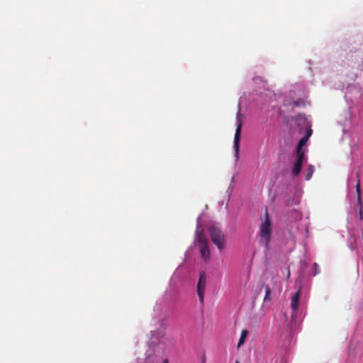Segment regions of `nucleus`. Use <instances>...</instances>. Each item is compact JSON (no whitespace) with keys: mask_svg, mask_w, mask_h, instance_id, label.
<instances>
[{"mask_svg":"<svg viewBox=\"0 0 363 363\" xmlns=\"http://www.w3.org/2000/svg\"><path fill=\"white\" fill-rule=\"evenodd\" d=\"M248 333H249V332L247 329H244L242 330L241 335H240V340H239V342L238 344V348L240 347H241V345H242L245 343V339H246L247 336L248 335Z\"/></svg>","mask_w":363,"mask_h":363,"instance_id":"9","label":"nucleus"},{"mask_svg":"<svg viewBox=\"0 0 363 363\" xmlns=\"http://www.w3.org/2000/svg\"><path fill=\"white\" fill-rule=\"evenodd\" d=\"M263 287L265 289V296L264 298V301H271V297H270L271 289H270L269 286L268 285H264V286H263Z\"/></svg>","mask_w":363,"mask_h":363,"instance_id":"14","label":"nucleus"},{"mask_svg":"<svg viewBox=\"0 0 363 363\" xmlns=\"http://www.w3.org/2000/svg\"><path fill=\"white\" fill-rule=\"evenodd\" d=\"M272 223L269 218L267 211H265L264 218L259 228V242L269 249V242L272 238Z\"/></svg>","mask_w":363,"mask_h":363,"instance_id":"1","label":"nucleus"},{"mask_svg":"<svg viewBox=\"0 0 363 363\" xmlns=\"http://www.w3.org/2000/svg\"><path fill=\"white\" fill-rule=\"evenodd\" d=\"M348 245L352 250H355L357 247L356 238L351 235L349 238Z\"/></svg>","mask_w":363,"mask_h":363,"instance_id":"12","label":"nucleus"},{"mask_svg":"<svg viewBox=\"0 0 363 363\" xmlns=\"http://www.w3.org/2000/svg\"><path fill=\"white\" fill-rule=\"evenodd\" d=\"M290 277V271L289 269L288 270V273H287V278H289Z\"/></svg>","mask_w":363,"mask_h":363,"instance_id":"19","label":"nucleus"},{"mask_svg":"<svg viewBox=\"0 0 363 363\" xmlns=\"http://www.w3.org/2000/svg\"><path fill=\"white\" fill-rule=\"evenodd\" d=\"M209 234L212 242L221 250L225 247V237L222 230L216 226L209 228Z\"/></svg>","mask_w":363,"mask_h":363,"instance_id":"2","label":"nucleus"},{"mask_svg":"<svg viewBox=\"0 0 363 363\" xmlns=\"http://www.w3.org/2000/svg\"><path fill=\"white\" fill-rule=\"evenodd\" d=\"M312 135V130L311 129H308L306 133V135L304 136L305 138H307V139H309V138L311 137V135Z\"/></svg>","mask_w":363,"mask_h":363,"instance_id":"17","label":"nucleus"},{"mask_svg":"<svg viewBox=\"0 0 363 363\" xmlns=\"http://www.w3.org/2000/svg\"><path fill=\"white\" fill-rule=\"evenodd\" d=\"M313 269H314L313 275L315 276L320 272V270L318 269V265L317 263L315 262V263H313Z\"/></svg>","mask_w":363,"mask_h":363,"instance_id":"16","label":"nucleus"},{"mask_svg":"<svg viewBox=\"0 0 363 363\" xmlns=\"http://www.w3.org/2000/svg\"><path fill=\"white\" fill-rule=\"evenodd\" d=\"M315 168L313 165L310 164L308 166L306 171V180L308 181L311 179L313 174L314 173Z\"/></svg>","mask_w":363,"mask_h":363,"instance_id":"11","label":"nucleus"},{"mask_svg":"<svg viewBox=\"0 0 363 363\" xmlns=\"http://www.w3.org/2000/svg\"><path fill=\"white\" fill-rule=\"evenodd\" d=\"M236 121H237V127H236V130H235L233 143H234V149L235 150L236 155H238V152H239L240 134H241V128H242V119H241V115L240 113H238Z\"/></svg>","mask_w":363,"mask_h":363,"instance_id":"4","label":"nucleus"},{"mask_svg":"<svg viewBox=\"0 0 363 363\" xmlns=\"http://www.w3.org/2000/svg\"><path fill=\"white\" fill-rule=\"evenodd\" d=\"M308 139H307V138H305V137H303L299 141H298V145H297V148L296 149H299V150H302L303 147L304 145H306L307 141H308Z\"/></svg>","mask_w":363,"mask_h":363,"instance_id":"15","label":"nucleus"},{"mask_svg":"<svg viewBox=\"0 0 363 363\" xmlns=\"http://www.w3.org/2000/svg\"><path fill=\"white\" fill-rule=\"evenodd\" d=\"M195 241L199 243V247L208 245L207 239L206 238L202 230L201 231H199V230H196Z\"/></svg>","mask_w":363,"mask_h":363,"instance_id":"7","label":"nucleus"},{"mask_svg":"<svg viewBox=\"0 0 363 363\" xmlns=\"http://www.w3.org/2000/svg\"><path fill=\"white\" fill-rule=\"evenodd\" d=\"M235 363H239V362H238V361H236V362H235Z\"/></svg>","mask_w":363,"mask_h":363,"instance_id":"20","label":"nucleus"},{"mask_svg":"<svg viewBox=\"0 0 363 363\" xmlns=\"http://www.w3.org/2000/svg\"><path fill=\"white\" fill-rule=\"evenodd\" d=\"M356 191H357V208L359 211V218L362 220V196H361V189H360L359 179H357V183L356 185Z\"/></svg>","mask_w":363,"mask_h":363,"instance_id":"6","label":"nucleus"},{"mask_svg":"<svg viewBox=\"0 0 363 363\" xmlns=\"http://www.w3.org/2000/svg\"><path fill=\"white\" fill-rule=\"evenodd\" d=\"M199 248H200V251H201L202 257L203 258L205 262H207L210 259V250L208 249V246L207 245V246L200 247Z\"/></svg>","mask_w":363,"mask_h":363,"instance_id":"8","label":"nucleus"},{"mask_svg":"<svg viewBox=\"0 0 363 363\" xmlns=\"http://www.w3.org/2000/svg\"><path fill=\"white\" fill-rule=\"evenodd\" d=\"M163 363H169V361L167 359H164Z\"/></svg>","mask_w":363,"mask_h":363,"instance_id":"18","label":"nucleus"},{"mask_svg":"<svg viewBox=\"0 0 363 363\" xmlns=\"http://www.w3.org/2000/svg\"><path fill=\"white\" fill-rule=\"evenodd\" d=\"M206 284V277L203 272H200L199 278L197 283V294L201 303H203L205 289Z\"/></svg>","mask_w":363,"mask_h":363,"instance_id":"3","label":"nucleus"},{"mask_svg":"<svg viewBox=\"0 0 363 363\" xmlns=\"http://www.w3.org/2000/svg\"><path fill=\"white\" fill-rule=\"evenodd\" d=\"M302 164L303 163H301L299 162H295V164L294 165L293 171H292L294 176L296 177L299 174V173L301 172V170Z\"/></svg>","mask_w":363,"mask_h":363,"instance_id":"10","label":"nucleus"},{"mask_svg":"<svg viewBox=\"0 0 363 363\" xmlns=\"http://www.w3.org/2000/svg\"><path fill=\"white\" fill-rule=\"evenodd\" d=\"M304 156H305V152L303 150L296 149L297 158H296V162H299L301 163H303Z\"/></svg>","mask_w":363,"mask_h":363,"instance_id":"13","label":"nucleus"},{"mask_svg":"<svg viewBox=\"0 0 363 363\" xmlns=\"http://www.w3.org/2000/svg\"><path fill=\"white\" fill-rule=\"evenodd\" d=\"M301 289H299L291 297V308L292 315L298 311L300 303Z\"/></svg>","mask_w":363,"mask_h":363,"instance_id":"5","label":"nucleus"}]
</instances>
